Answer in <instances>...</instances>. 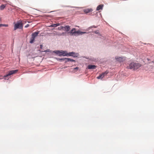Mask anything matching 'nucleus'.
<instances>
[{"mask_svg":"<svg viewBox=\"0 0 154 154\" xmlns=\"http://www.w3.org/2000/svg\"><path fill=\"white\" fill-rule=\"evenodd\" d=\"M141 66V65L140 63H137L132 62L129 64L128 66H127V68L131 69H137L140 68Z\"/></svg>","mask_w":154,"mask_h":154,"instance_id":"f257e3e1","label":"nucleus"},{"mask_svg":"<svg viewBox=\"0 0 154 154\" xmlns=\"http://www.w3.org/2000/svg\"><path fill=\"white\" fill-rule=\"evenodd\" d=\"M60 55H63V56H71L74 57H76L75 55V53L73 52H69L67 53L66 51H61L60 52Z\"/></svg>","mask_w":154,"mask_h":154,"instance_id":"f03ea898","label":"nucleus"},{"mask_svg":"<svg viewBox=\"0 0 154 154\" xmlns=\"http://www.w3.org/2000/svg\"><path fill=\"white\" fill-rule=\"evenodd\" d=\"M39 32H35L32 34V37L30 39L29 42L30 43H32L34 42L35 37L37 36L39 34Z\"/></svg>","mask_w":154,"mask_h":154,"instance_id":"7ed1b4c3","label":"nucleus"},{"mask_svg":"<svg viewBox=\"0 0 154 154\" xmlns=\"http://www.w3.org/2000/svg\"><path fill=\"white\" fill-rule=\"evenodd\" d=\"M18 71V70L17 69L10 71L7 74L4 75V77L5 79H9L8 77L9 76L17 73Z\"/></svg>","mask_w":154,"mask_h":154,"instance_id":"20e7f679","label":"nucleus"},{"mask_svg":"<svg viewBox=\"0 0 154 154\" xmlns=\"http://www.w3.org/2000/svg\"><path fill=\"white\" fill-rule=\"evenodd\" d=\"M23 28V25L21 22H18L15 24L14 30H16L18 28L21 29Z\"/></svg>","mask_w":154,"mask_h":154,"instance_id":"39448f33","label":"nucleus"},{"mask_svg":"<svg viewBox=\"0 0 154 154\" xmlns=\"http://www.w3.org/2000/svg\"><path fill=\"white\" fill-rule=\"evenodd\" d=\"M115 59L117 61H118L120 62H122L125 60V57H115Z\"/></svg>","mask_w":154,"mask_h":154,"instance_id":"423d86ee","label":"nucleus"},{"mask_svg":"<svg viewBox=\"0 0 154 154\" xmlns=\"http://www.w3.org/2000/svg\"><path fill=\"white\" fill-rule=\"evenodd\" d=\"M108 73V72L106 71L105 72L100 74L97 77V78L98 79H102L105 75H106Z\"/></svg>","mask_w":154,"mask_h":154,"instance_id":"0eeeda50","label":"nucleus"},{"mask_svg":"<svg viewBox=\"0 0 154 154\" xmlns=\"http://www.w3.org/2000/svg\"><path fill=\"white\" fill-rule=\"evenodd\" d=\"M76 29L73 28L69 32L71 35H75Z\"/></svg>","mask_w":154,"mask_h":154,"instance_id":"6e6552de","label":"nucleus"},{"mask_svg":"<svg viewBox=\"0 0 154 154\" xmlns=\"http://www.w3.org/2000/svg\"><path fill=\"white\" fill-rule=\"evenodd\" d=\"M83 11L85 14L91 12L92 11V9L91 8H86L84 9Z\"/></svg>","mask_w":154,"mask_h":154,"instance_id":"1a4fd4ad","label":"nucleus"},{"mask_svg":"<svg viewBox=\"0 0 154 154\" xmlns=\"http://www.w3.org/2000/svg\"><path fill=\"white\" fill-rule=\"evenodd\" d=\"M96 68V66L94 65H89L88 68L89 69H94Z\"/></svg>","mask_w":154,"mask_h":154,"instance_id":"9d476101","label":"nucleus"},{"mask_svg":"<svg viewBox=\"0 0 154 154\" xmlns=\"http://www.w3.org/2000/svg\"><path fill=\"white\" fill-rule=\"evenodd\" d=\"M103 6V5H99L97 8V10L99 11L100 10H102Z\"/></svg>","mask_w":154,"mask_h":154,"instance_id":"9b49d317","label":"nucleus"},{"mask_svg":"<svg viewBox=\"0 0 154 154\" xmlns=\"http://www.w3.org/2000/svg\"><path fill=\"white\" fill-rule=\"evenodd\" d=\"M85 33H86L85 32H82L80 30H78L77 31H76L75 35H76V34L79 35L80 34H84Z\"/></svg>","mask_w":154,"mask_h":154,"instance_id":"f8f14e48","label":"nucleus"},{"mask_svg":"<svg viewBox=\"0 0 154 154\" xmlns=\"http://www.w3.org/2000/svg\"><path fill=\"white\" fill-rule=\"evenodd\" d=\"M63 28V29L67 32L70 29V27L69 26H66Z\"/></svg>","mask_w":154,"mask_h":154,"instance_id":"ddd939ff","label":"nucleus"},{"mask_svg":"<svg viewBox=\"0 0 154 154\" xmlns=\"http://www.w3.org/2000/svg\"><path fill=\"white\" fill-rule=\"evenodd\" d=\"M75 60L72 59L66 58V62H67L68 61L73 62Z\"/></svg>","mask_w":154,"mask_h":154,"instance_id":"4468645a","label":"nucleus"},{"mask_svg":"<svg viewBox=\"0 0 154 154\" xmlns=\"http://www.w3.org/2000/svg\"><path fill=\"white\" fill-rule=\"evenodd\" d=\"M6 5H2L0 6V9L1 10H3L6 7Z\"/></svg>","mask_w":154,"mask_h":154,"instance_id":"2eb2a0df","label":"nucleus"},{"mask_svg":"<svg viewBox=\"0 0 154 154\" xmlns=\"http://www.w3.org/2000/svg\"><path fill=\"white\" fill-rule=\"evenodd\" d=\"M66 58H58L57 59L58 60H60L61 61L65 60L66 62Z\"/></svg>","mask_w":154,"mask_h":154,"instance_id":"dca6fc26","label":"nucleus"},{"mask_svg":"<svg viewBox=\"0 0 154 154\" xmlns=\"http://www.w3.org/2000/svg\"><path fill=\"white\" fill-rule=\"evenodd\" d=\"M8 26V24H0V27L2 26H5V27H7Z\"/></svg>","mask_w":154,"mask_h":154,"instance_id":"f3484780","label":"nucleus"},{"mask_svg":"<svg viewBox=\"0 0 154 154\" xmlns=\"http://www.w3.org/2000/svg\"><path fill=\"white\" fill-rule=\"evenodd\" d=\"M60 52H61V51H55L54 52L56 54H59L60 55Z\"/></svg>","mask_w":154,"mask_h":154,"instance_id":"a211bd4d","label":"nucleus"},{"mask_svg":"<svg viewBox=\"0 0 154 154\" xmlns=\"http://www.w3.org/2000/svg\"><path fill=\"white\" fill-rule=\"evenodd\" d=\"M58 24L57 25V24H53L51 25V26L56 27L57 26Z\"/></svg>","mask_w":154,"mask_h":154,"instance_id":"6ab92c4d","label":"nucleus"},{"mask_svg":"<svg viewBox=\"0 0 154 154\" xmlns=\"http://www.w3.org/2000/svg\"><path fill=\"white\" fill-rule=\"evenodd\" d=\"M29 26V25L28 24H27L26 26H25V27L26 28L28 27Z\"/></svg>","mask_w":154,"mask_h":154,"instance_id":"aec40b11","label":"nucleus"},{"mask_svg":"<svg viewBox=\"0 0 154 154\" xmlns=\"http://www.w3.org/2000/svg\"><path fill=\"white\" fill-rule=\"evenodd\" d=\"M74 69H76V70H78V69H79V68L78 67H76Z\"/></svg>","mask_w":154,"mask_h":154,"instance_id":"412c9836","label":"nucleus"},{"mask_svg":"<svg viewBox=\"0 0 154 154\" xmlns=\"http://www.w3.org/2000/svg\"><path fill=\"white\" fill-rule=\"evenodd\" d=\"M42 47H43L42 45H40V48H42Z\"/></svg>","mask_w":154,"mask_h":154,"instance_id":"4be33fe9","label":"nucleus"},{"mask_svg":"<svg viewBox=\"0 0 154 154\" xmlns=\"http://www.w3.org/2000/svg\"><path fill=\"white\" fill-rule=\"evenodd\" d=\"M65 33L63 32L62 34H60V35H64Z\"/></svg>","mask_w":154,"mask_h":154,"instance_id":"5701e85b","label":"nucleus"},{"mask_svg":"<svg viewBox=\"0 0 154 154\" xmlns=\"http://www.w3.org/2000/svg\"><path fill=\"white\" fill-rule=\"evenodd\" d=\"M95 33H98V32L97 31H96L95 32Z\"/></svg>","mask_w":154,"mask_h":154,"instance_id":"b1692460","label":"nucleus"},{"mask_svg":"<svg viewBox=\"0 0 154 154\" xmlns=\"http://www.w3.org/2000/svg\"><path fill=\"white\" fill-rule=\"evenodd\" d=\"M152 63H154V61L152 62Z\"/></svg>","mask_w":154,"mask_h":154,"instance_id":"393cba45","label":"nucleus"}]
</instances>
